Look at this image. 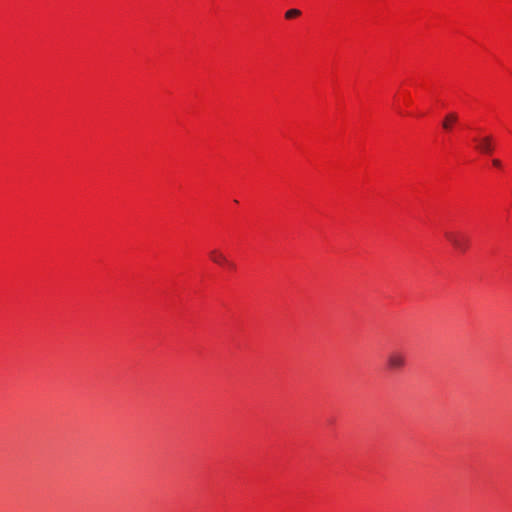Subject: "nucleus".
<instances>
[{
  "label": "nucleus",
  "instance_id": "1",
  "mask_svg": "<svg viewBox=\"0 0 512 512\" xmlns=\"http://www.w3.org/2000/svg\"><path fill=\"white\" fill-rule=\"evenodd\" d=\"M444 236L460 252H465L470 246L469 237L461 231H446Z\"/></svg>",
  "mask_w": 512,
  "mask_h": 512
},
{
  "label": "nucleus",
  "instance_id": "2",
  "mask_svg": "<svg viewBox=\"0 0 512 512\" xmlns=\"http://www.w3.org/2000/svg\"><path fill=\"white\" fill-rule=\"evenodd\" d=\"M386 364L389 370H401L406 365V356L401 351H391L386 357Z\"/></svg>",
  "mask_w": 512,
  "mask_h": 512
},
{
  "label": "nucleus",
  "instance_id": "3",
  "mask_svg": "<svg viewBox=\"0 0 512 512\" xmlns=\"http://www.w3.org/2000/svg\"><path fill=\"white\" fill-rule=\"evenodd\" d=\"M210 259L212 262L218 265H227L229 268L233 269L235 267L234 263L229 262L226 256L219 250L213 249L209 253Z\"/></svg>",
  "mask_w": 512,
  "mask_h": 512
},
{
  "label": "nucleus",
  "instance_id": "4",
  "mask_svg": "<svg viewBox=\"0 0 512 512\" xmlns=\"http://www.w3.org/2000/svg\"><path fill=\"white\" fill-rule=\"evenodd\" d=\"M477 146L476 148L481 153L490 154L493 151V145H492V137L491 136H485L481 139H476Z\"/></svg>",
  "mask_w": 512,
  "mask_h": 512
},
{
  "label": "nucleus",
  "instance_id": "5",
  "mask_svg": "<svg viewBox=\"0 0 512 512\" xmlns=\"http://www.w3.org/2000/svg\"><path fill=\"white\" fill-rule=\"evenodd\" d=\"M458 122V115L455 112H450L445 115L443 121H442V128L450 132L453 128V126Z\"/></svg>",
  "mask_w": 512,
  "mask_h": 512
},
{
  "label": "nucleus",
  "instance_id": "6",
  "mask_svg": "<svg viewBox=\"0 0 512 512\" xmlns=\"http://www.w3.org/2000/svg\"><path fill=\"white\" fill-rule=\"evenodd\" d=\"M301 15V11L298 9H290L285 13L286 19H293Z\"/></svg>",
  "mask_w": 512,
  "mask_h": 512
},
{
  "label": "nucleus",
  "instance_id": "7",
  "mask_svg": "<svg viewBox=\"0 0 512 512\" xmlns=\"http://www.w3.org/2000/svg\"><path fill=\"white\" fill-rule=\"evenodd\" d=\"M493 165L496 166V167H500L501 166V161L498 160V159H493L492 161Z\"/></svg>",
  "mask_w": 512,
  "mask_h": 512
}]
</instances>
